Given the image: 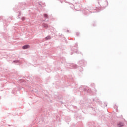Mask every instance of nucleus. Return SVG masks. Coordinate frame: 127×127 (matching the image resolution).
<instances>
[{"mask_svg": "<svg viewBox=\"0 0 127 127\" xmlns=\"http://www.w3.org/2000/svg\"><path fill=\"white\" fill-rule=\"evenodd\" d=\"M27 48H29V45H26L22 47L23 49H27Z\"/></svg>", "mask_w": 127, "mask_h": 127, "instance_id": "1", "label": "nucleus"}, {"mask_svg": "<svg viewBox=\"0 0 127 127\" xmlns=\"http://www.w3.org/2000/svg\"><path fill=\"white\" fill-rule=\"evenodd\" d=\"M124 126V123H120L118 124V127H122Z\"/></svg>", "mask_w": 127, "mask_h": 127, "instance_id": "2", "label": "nucleus"}, {"mask_svg": "<svg viewBox=\"0 0 127 127\" xmlns=\"http://www.w3.org/2000/svg\"><path fill=\"white\" fill-rule=\"evenodd\" d=\"M51 37L50 36H48L46 38V40H48V39H51Z\"/></svg>", "mask_w": 127, "mask_h": 127, "instance_id": "3", "label": "nucleus"}, {"mask_svg": "<svg viewBox=\"0 0 127 127\" xmlns=\"http://www.w3.org/2000/svg\"><path fill=\"white\" fill-rule=\"evenodd\" d=\"M44 16H45V17H47V14H44Z\"/></svg>", "mask_w": 127, "mask_h": 127, "instance_id": "4", "label": "nucleus"}]
</instances>
